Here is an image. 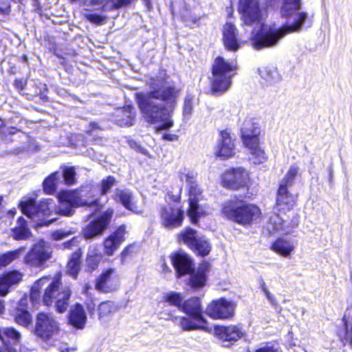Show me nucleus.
<instances>
[{
    "label": "nucleus",
    "instance_id": "1",
    "mask_svg": "<svg viewBox=\"0 0 352 352\" xmlns=\"http://www.w3.org/2000/svg\"><path fill=\"white\" fill-rule=\"evenodd\" d=\"M280 6V13L283 17L292 19L290 23L279 28H265L260 22L261 11L258 0H239V11L242 14L244 23L252 25L256 23L257 27L250 37L251 43L256 50L276 46L280 40L287 34L301 30L307 19V14L300 12L301 0H270L271 6Z\"/></svg>",
    "mask_w": 352,
    "mask_h": 352
},
{
    "label": "nucleus",
    "instance_id": "2",
    "mask_svg": "<svg viewBox=\"0 0 352 352\" xmlns=\"http://www.w3.org/2000/svg\"><path fill=\"white\" fill-rule=\"evenodd\" d=\"M146 94H137L141 113L149 124H160L159 130H167L173 126L172 112L177 105L179 90L168 85L164 79L153 78Z\"/></svg>",
    "mask_w": 352,
    "mask_h": 352
},
{
    "label": "nucleus",
    "instance_id": "3",
    "mask_svg": "<svg viewBox=\"0 0 352 352\" xmlns=\"http://www.w3.org/2000/svg\"><path fill=\"white\" fill-rule=\"evenodd\" d=\"M171 261L177 277L189 274L188 285L193 289L204 287L206 282V274L202 267L195 270L192 258L184 252H177L171 256Z\"/></svg>",
    "mask_w": 352,
    "mask_h": 352
},
{
    "label": "nucleus",
    "instance_id": "4",
    "mask_svg": "<svg viewBox=\"0 0 352 352\" xmlns=\"http://www.w3.org/2000/svg\"><path fill=\"white\" fill-rule=\"evenodd\" d=\"M222 212L228 219L242 225L252 223L261 214L258 207L245 204L241 200H228L224 202Z\"/></svg>",
    "mask_w": 352,
    "mask_h": 352
},
{
    "label": "nucleus",
    "instance_id": "5",
    "mask_svg": "<svg viewBox=\"0 0 352 352\" xmlns=\"http://www.w3.org/2000/svg\"><path fill=\"white\" fill-rule=\"evenodd\" d=\"M72 291L67 286H63L60 278L48 284L43 295V302L46 306L54 305L57 312L65 313L70 304Z\"/></svg>",
    "mask_w": 352,
    "mask_h": 352
},
{
    "label": "nucleus",
    "instance_id": "6",
    "mask_svg": "<svg viewBox=\"0 0 352 352\" xmlns=\"http://www.w3.org/2000/svg\"><path fill=\"white\" fill-rule=\"evenodd\" d=\"M236 66L226 61L223 57L218 56L212 65L211 89L213 94H222L226 91L232 84V73Z\"/></svg>",
    "mask_w": 352,
    "mask_h": 352
},
{
    "label": "nucleus",
    "instance_id": "7",
    "mask_svg": "<svg viewBox=\"0 0 352 352\" xmlns=\"http://www.w3.org/2000/svg\"><path fill=\"white\" fill-rule=\"evenodd\" d=\"M19 207L23 214L32 219L39 226H48L56 221V218H50L53 205L47 201H41L37 204L33 199L21 201Z\"/></svg>",
    "mask_w": 352,
    "mask_h": 352
},
{
    "label": "nucleus",
    "instance_id": "8",
    "mask_svg": "<svg viewBox=\"0 0 352 352\" xmlns=\"http://www.w3.org/2000/svg\"><path fill=\"white\" fill-rule=\"evenodd\" d=\"M84 195L77 190H63L59 192L58 199L59 205L56 208L58 214L64 216H71L74 212V208L96 204L97 200L88 201L82 198Z\"/></svg>",
    "mask_w": 352,
    "mask_h": 352
},
{
    "label": "nucleus",
    "instance_id": "9",
    "mask_svg": "<svg viewBox=\"0 0 352 352\" xmlns=\"http://www.w3.org/2000/svg\"><path fill=\"white\" fill-rule=\"evenodd\" d=\"M59 331V324L50 313L40 312L36 315L34 334L42 339H50Z\"/></svg>",
    "mask_w": 352,
    "mask_h": 352
},
{
    "label": "nucleus",
    "instance_id": "10",
    "mask_svg": "<svg viewBox=\"0 0 352 352\" xmlns=\"http://www.w3.org/2000/svg\"><path fill=\"white\" fill-rule=\"evenodd\" d=\"M113 214V210L108 209L97 219L90 221L82 230L84 238L85 239H94L101 236L109 226Z\"/></svg>",
    "mask_w": 352,
    "mask_h": 352
},
{
    "label": "nucleus",
    "instance_id": "11",
    "mask_svg": "<svg viewBox=\"0 0 352 352\" xmlns=\"http://www.w3.org/2000/svg\"><path fill=\"white\" fill-rule=\"evenodd\" d=\"M160 215L162 225L168 230L180 227L184 219V212L171 204L161 206Z\"/></svg>",
    "mask_w": 352,
    "mask_h": 352
},
{
    "label": "nucleus",
    "instance_id": "12",
    "mask_svg": "<svg viewBox=\"0 0 352 352\" xmlns=\"http://www.w3.org/2000/svg\"><path fill=\"white\" fill-rule=\"evenodd\" d=\"M234 312V305L225 298L213 300L206 310V314L213 319H228L233 316Z\"/></svg>",
    "mask_w": 352,
    "mask_h": 352
},
{
    "label": "nucleus",
    "instance_id": "13",
    "mask_svg": "<svg viewBox=\"0 0 352 352\" xmlns=\"http://www.w3.org/2000/svg\"><path fill=\"white\" fill-rule=\"evenodd\" d=\"M248 172L239 167L227 170L222 176V183L228 188L236 190L247 186L248 181Z\"/></svg>",
    "mask_w": 352,
    "mask_h": 352
},
{
    "label": "nucleus",
    "instance_id": "14",
    "mask_svg": "<svg viewBox=\"0 0 352 352\" xmlns=\"http://www.w3.org/2000/svg\"><path fill=\"white\" fill-rule=\"evenodd\" d=\"M120 280L116 272L113 268L107 269L96 280L95 288L102 293H110L118 289Z\"/></svg>",
    "mask_w": 352,
    "mask_h": 352
},
{
    "label": "nucleus",
    "instance_id": "15",
    "mask_svg": "<svg viewBox=\"0 0 352 352\" xmlns=\"http://www.w3.org/2000/svg\"><path fill=\"white\" fill-rule=\"evenodd\" d=\"M188 193L189 208L187 215L192 223H196L199 219L205 214L203 208L198 204L201 197V190L197 183L188 186Z\"/></svg>",
    "mask_w": 352,
    "mask_h": 352
},
{
    "label": "nucleus",
    "instance_id": "16",
    "mask_svg": "<svg viewBox=\"0 0 352 352\" xmlns=\"http://www.w3.org/2000/svg\"><path fill=\"white\" fill-rule=\"evenodd\" d=\"M50 258L49 248L43 241L33 245L25 257V263L32 267H41Z\"/></svg>",
    "mask_w": 352,
    "mask_h": 352
},
{
    "label": "nucleus",
    "instance_id": "17",
    "mask_svg": "<svg viewBox=\"0 0 352 352\" xmlns=\"http://www.w3.org/2000/svg\"><path fill=\"white\" fill-rule=\"evenodd\" d=\"M215 333L221 340L224 346H229L232 342L237 341L242 338L245 333L238 326H219L215 328Z\"/></svg>",
    "mask_w": 352,
    "mask_h": 352
},
{
    "label": "nucleus",
    "instance_id": "18",
    "mask_svg": "<svg viewBox=\"0 0 352 352\" xmlns=\"http://www.w3.org/2000/svg\"><path fill=\"white\" fill-rule=\"evenodd\" d=\"M241 133L243 142L245 146L251 144L255 146L256 143H258L260 129L258 124L254 123L252 119L249 118L244 120Z\"/></svg>",
    "mask_w": 352,
    "mask_h": 352
},
{
    "label": "nucleus",
    "instance_id": "19",
    "mask_svg": "<svg viewBox=\"0 0 352 352\" xmlns=\"http://www.w3.org/2000/svg\"><path fill=\"white\" fill-rule=\"evenodd\" d=\"M125 233L126 226L122 225L104 241V252L107 255L111 256L113 254L120 245L124 241Z\"/></svg>",
    "mask_w": 352,
    "mask_h": 352
},
{
    "label": "nucleus",
    "instance_id": "20",
    "mask_svg": "<svg viewBox=\"0 0 352 352\" xmlns=\"http://www.w3.org/2000/svg\"><path fill=\"white\" fill-rule=\"evenodd\" d=\"M135 117V109L128 105L117 109L113 113L111 120L120 126H129L133 124Z\"/></svg>",
    "mask_w": 352,
    "mask_h": 352
},
{
    "label": "nucleus",
    "instance_id": "21",
    "mask_svg": "<svg viewBox=\"0 0 352 352\" xmlns=\"http://www.w3.org/2000/svg\"><path fill=\"white\" fill-rule=\"evenodd\" d=\"M180 310L190 316L198 322L206 323V320L203 316V310L199 298L194 297L185 300L183 302Z\"/></svg>",
    "mask_w": 352,
    "mask_h": 352
},
{
    "label": "nucleus",
    "instance_id": "22",
    "mask_svg": "<svg viewBox=\"0 0 352 352\" xmlns=\"http://www.w3.org/2000/svg\"><path fill=\"white\" fill-rule=\"evenodd\" d=\"M21 332L14 327H0V339L5 347L16 349L21 343Z\"/></svg>",
    "mask_w": 352,
    "mask_h": 352
},
{
    "label": "nucleus",
    "instance_id": "23",
    "mask_svg": "<svg viewBox=\"0 0 352 352\" xmlns=\"http://www.w3.org/2000/svg\"><path fill=\"white\" fill-rule=\"evenodd\" d=\"M235 145L227 131L220 133V138L218 142L217 155L223 157H230L234 155Z\"/></svg>",
    "mask_w": 352,
    "mask_h": 352
},
{
    "label": "nucleus",
    "instance_id": "24",
    "mask_svg": "<svg viewBox=\"0 0 352 352\" xmlns=\"http://www.w3.org/2000/svg\"><path fill=\"white\" fill-rule=\"evenodd\" d=\"M69 323L78 329H83L87 322V314L83 306L76 303L69 310Z\"/></svg>",
    "mask_w": 352,
    "mask_h": 352
},
{
    "label": "nucleus",
    "instance_id": "25",
    "mask_svg": "<svg viewBox=\"0 0 352 352\" xmlns=\"http://www.w3.org/2000/svg\"><path fill=\"white\" fill-rule=\"evenodd\" d=\"M113 199L121 203L127 210H131L135 214H142V210L132 202L133 195L129 190L116 189L113 193Z\"/></svg>",
    "mask_w": 352,
    "mask_h": 352
},
{
    "label": "nucleus",
    "instance_id": "26",
    "mask_svg": "<svg viewBox=\"0 0 352 352\" xmlns=\"http://www.w3.org/2000/svg\"><path fill=\"white\" fill-rule=\"evenodd\" d=\"M294 204V197L288 191V187L279 184L274 208L277 210H290Z\"/></svg>",
    "mask_w": 352,
    "mask_h": 352
},
{
    "label": "nucleus",
    "instance_id": "27",
    "mask_svg": "<svg viewBox=\"0 0 352 352\" xmlns=\"http://www.w3.org/2000/svg\"><path fill=\"white\" fill-rule=\"evenodd\" d=\"M237 29L231 23H226L223 25V39L226 48L230 51H236L239 48L237 40Z\"/></svg>",
    "mask_w": 352,
    "mask_h": 352
},
{
    "label": "nucleus",
    "instance_id": "28",
    "mask_svg": "<svg viewBox=\"0 0 352 352\" xmlns=\"http://www.w3.org/2000/svg\"><path fill=\"white\" fill-rule=\"evenodd\" d=\"M117 311L118 307L113 301H103L98 306V320L101 324L105 325Z\"/></svg>",
    "mask_w": 352,
    "mask_h": 352
},
{
    "label": "nucleus",
    "instance_id": "29",
    "mask_svg": "<svg viewBox=\"0 0 352 352\" xmlns=\"http://www.w3.org/2000/svg\"><path fill=\"white\" fill-rule=\"evenodd\" d=\"M11 232L12 236L16 241L28 240L32 236L26 220L22 217L18 218L16 225Z\"/></svg>",
    "mask_w": 352,
    "mask_h": 352
},
{
    "label": "nucleus",
    "instance_id": "30",
    "mask_svg": "<svg viewBox=\"0 0 352 352\" xmlns=\"http://www.w3.org/2000/svg\"><path fill=\"white\" fill-rule=\"evenodd\" d=\"M82 252L78 248L71 256L67 265V272L76 278L78 274L81 265Z\"/></svg>",
    "mask_w": 352,
    "mask_h": 352
},
{
    "label": "nucleus",
    "instance_id": "31",
    "mask_svg": "<svg viewBox=\"0 0 352 352\" xmlns=\"http://www.w3.org/2000/svg\"><path fill=\"white\" fill-rule=\"evenodd\" d=\"M279 211L276 208H274L273 211L268 214L269 217L266 228L270 233H273L283 229V220L278 214Z\"/></svg>",
    "mask_w": 352,
    "mask_h": 352
},
{
    "label": "nucleus",
    "instance_id": "32",
    "mask_svg": "<svg viewBox=\"0 0 352 352\" xmlns=\"http://www.w3.org/2000/svg\"><path fill=\"white\" fill-rule=\"evenodd\" d=\"M181 327L184 331H191L194 329H202L205 331H210L211 329L206 325V323L197 324L194 322L191 319L186 317H178L177 323H175Z\"/></svg>",
    "mask_w": 352,
    "mask_h": 352
},
{
    "label": "nucleus",
    "instance_id": "33",
    "mask_svg": "<svg viewBox=\"0 0 352 352\" xmlns=\"http://www.w3.org/2000/svg\"><path fill=\"white\" fill-rule=\"evenodd\" d=\"M199 236L196 230L190 228H186L178 235V241L187 245L191 249L192 247L195 246V243Z\"/></svg>",
    "mask_w": 352,
    "mask_h": 352
},
{
    "label": "nucleus",
    "instance_id": "34",
    "mask_svg": "<svg viewBox=\"0 0 352 352\" xmlns=\"http://www.w3.org/2000/svg\"><path fill=\"white\" fill-rule=\"evenodd\" d=\"M25 248L21 247L15 250L9 251L0 255V269L10 264L18 258L24 252Z\"/></svg>",
    "mask_w": 352,
    "mask_h": 352
},
{
    "label": "nucleus",
    "instance_id": "35",
    "mask_svg": "<svg viewBox=\"0 0 352 352\" xmlns=\"http://www.w3.org/2000/svg\"><path fill=\"white\" fill-rule=\"evenodd\" d=\"M272 249L274 252L287 256L294 250V245L289 241L278 239L272 244Z\"/></svg>",
    "mask_w": 352,
    "mask_h": 352
},
{
    "label": "nucleus",
    "instance_id": "36",
    "mask_svg": "<svg viewBox=\"0 0 352 352\" xmlns=\"http://www.w3.org/2000/svg\"><path fill=\"white\" fill-rule=\"evenodd\" d=\"M194 252L201 256L208 255L211 250V245L208 240L204 236H199L195 243V246L191 248Z\"/></svg>",
    "mask_w": 352,
    "mask_h": 352
},
{
    "label": "nucleus",
    "instance_id": "37",
    "mask_svg": "<svg viewBox=\"0 0 352 352\" xmlns=\"http://www.w3.org/2000/svg\"><path fill=\"white\" fill-rule=\"evenodd\" d=\"M14 316V321L23 327H28L32 322L31 314L23 308H16Z\"/></svg>",
    "mask_w": 352,
    "mask_h": 352
},
{
    "label": "nucleus",
    "instance_id": "38",
    "mask_svg": "<svg viewBox=\"0 0 352 352\" xmlns=\"http://www.w3.org/2000/svg\"><path fill=\"white\" fill-rule=\"evenodd\" d=\"M50 280L47 277H43L37 280L32 286L30 297L33 302H38L41 298V289Z\"/></svg>",
    "mask_w": 352,
    "mask_h": 352
},
{
    "label": "nucleus",
    "instance_id": "39",
    "mask_svg": "<svg viewBox=\"0 0 352 352\" xmlns=\"http://www.w3.org/2000/svg\"><path fill=\"white\" fill-rule=\"evenodd\" d=\"M183 296L179 292H171L166 294L163 296L164 303H168L169 305L176 307L179 310L183 304Z\"/></svg>",
    "mask_w": 352,
    "mask_h": 352
},
{
    "label": "nucleus",
    "instance_id": "40",
    "mask_svg": "<svg viewBox=\"0 0 352 352\" xmlns=\"http://www.w3.org/2000/svg\"><path fill=\"white\" fill-rule=\"evenodd\" d=\"M259 142L253 146L252 144L246 146L250 151L252 157L251 160H253L254 164H260L263 162L265 159V153L263 150L259 147Z\"/></svg>",
    "mask_w": 352,
    "mask_h": 352
},
{
    "label": "nucleus",
    "instance_id": "41",
    "mask_svg": "<svg viewBox=\"0 0 352 352\" xmlns=\"http://www.w3.org/2000/svg\"><path fill=\"white\" fill-rule=\"evenodd\" d=\"M58 179V173L56 172L48 176L43 183V190L45 193L51 195L56 189V184Z\"/></svg>",
    "mask_w": 352,
    "mask_h": 352
},
{
    "label": "nucleus",
    "instance_id": "42",
    "mask_svg": "<svg viewBox=\"0 0 352 352\" xmlns=\"http://www.w3.org/2000/svg\"><path fill=\"white\" fill-rule=\"evenodd\" d=\"M298 170L299 168L296 165L294 164L291 166L285 177L280 182L279 184H283V186L288 188L292 186L298 173Z\"/></svg>",
    "mask_w": 352,
    "mask_h": 352
},
{
    "label": "nucleus",
    "instance_id": "43",
    "mask_svg": "<svg viewBox=\"0 0 352 352\" xmlns=\"http://www.w3.org/2000/svg\"><path fill=\"white\" fill-rule=\"evenodd\" d=\"M137 0H109L104 6V10H118L123 7L130 6Z\"/></svg>",
    "mask_w": 352,
    "mask_h": 352
},
{
    "label": "nucleus",
    "instance_id": "44",
    "mask_svg": "<svg viewBox=\"0 0 352 352\" xmlns=\"http://www.w3.org/2000/svg\"><path fill=\"white\" fill-rule=\"evenodd\" d=\"M342 321L344 326V334L343 337L340 336L341 341L344 345L349 344L352 347V326L349 327L346 314L342 318Z\"/></svg>",
    "mask_w": 352,
    "mask_h": 352
},
{
    "label": "nucleus",
    "instance_id": "45",
    "mask_svg": "<svg viewBox=\"0 0 352 352\" xmlns=\"http://www.w3.org/2000/svg\"><path fill=\"white\" fill-rule=\"evenodd\" d=\"M2 277L12 287L22 280L23 275L18 271H12L4 274Z\"/></svg>",
    "mask_w": 352,
    "mask_h": 352
},
{
    "label": "nucleus",
    "instance_id": "46",
    "mask_svg": "<svg viewBox=\"0 0 352 352\" xmlns=\"http://www.w3.org/2000/svg\"><path fill=\"white\" fill-rule=\"evenodd\" d=\"M175 310L170 309L167 305H164L162 311L159 312V318L165 320H172L174 323H177L178 317L174 315Z\"/></svg>",
    "mask_w": 352,
    "mask_h": 352
},
{
    "label": "nucleus",
    "instance_id": "47",
    "mask_svg": "<svg viewBox=\"0 0 352 352\" xmlns=\"http://www.w3.org/2000/svg\"><path fill=\"white\" fill-rule=\"evenodd\" d=\"M76 175L74 167H66L63 170V177L67 185H72L76 182Z\"/></svg>",
    "mask_w": 352,
    "mask_h": 352
},
{
    "label": "nucleus",
    "instance_id": "48",
    "mask_svg": "<svg viewBox=\"0 0 352 352\" xmlns=\"http://www.w3.org/2000/svg\"><path fill=\"white\" fill-rule=\"evenodd\" d=\"M116 179L112 176H109L101 182L100 194L102 195H106L111 188L114 186Z\"/></svg>",
    "mask_w": 352,
    "mask_h": 352
},
{
    "label": "nucleus",
    "instance_id": "49",
    "mask_svg": "<svg viewBox=\"0 0 352 352\" xmlns=\"http://www.w3.org/2000/svg\"><path fill=\"white\" fill-rule=\"evenodd\" d=\"M101 256L96 254H88L86 259L87 265L89 270H96L100 261Z\"/></svg>",
    "mask_w": 352,
    "mask_h": 352
},
{
    "label": "nucleus",
    "instance_id": "50",
    "mask_svg": "<svg viewBox=\"0 0 352 352\" xmlns=\"http://www.w3.org/2000/svg\"><path fill=\"white\" fill-rule=\"evenodd\" d=\"M76 233V230L74 229H63L54 231L52 234V237L54 240H62L70 235Z\"/></svg>",
    "mask_w": 352,
    "mask_h": 352
},
{
    "label": "nucleus",
    "instance_id": "51",
    "mask_svg": "<svg viewBox=\"0 0 352 352\" xmlns=\"http://www.w3.org/2000/svg\"><path fill=\"white\" fill-rule=\"evenodd\" d=\"M193 109V97L190 95L186 96L184 102L183 114L184 117L190 116Z\"/></svg>",
    "mask_w": 352,
    "mask_h": 352
},
{
    "label": "nucleus",
    "instance_id": "52",
    "mask_svg": "<svg viewBox=\"0 0 352 352\" xmlns=\"http://www.w3.org/2000/svg\"><path fill=\"white\" fill-rule=\"evenodd\" d=\"M261 77L266 80L267 82L272 84L276 82L278 77L277 76V72L276 71H267L265 69L260 72Z\"/></svg>",
    "mask_w": 352,
    "mask_h": 352
},
{
    "label": "nucleus",
    "instance_id": "53",
    "mask_svg": "<svg viewBox=\"0 0 352 352\" xmlns=\"http://www.w3.org/2000/svg\"><path fill=\"white\" fill-rule=\"evenodd\" d=\"M86 18L91 23L96 25H102L104 23L106 18L98 14H88L86 15Z\"/></svg>",
    "mask_w": 352,
    "mask_h": 352
},
{
    "label": "nucleus",
    "instance_id": "54",
    "mask_svg": "<svg viewBox=\"0 0 352 352\" xmlns=\"http://www.w3.org/2000/svg\"><path fill=\"white\" fill-rule=\"evenodd\" d=\"M196 174L193 171L188 170L186 173H183L181 175V180L187 183L188 186L195 184L196 183Z\"/></svg>",
    "mask_w": 352,
    "mask_h": 352
},
{
    "label": "nucleus",
    "instance_id": "55",
    "mask_svg": "<svg viewBox=\"0 0 352 352\" xmlns=\"http://www.w3.org/2000/svg\"><path fill=\"white\" fill-rule=\"evenodd\" d=\"M78 192H82V194L84 195V196L82 197V198L85 200H87L88 201H89L88 199H86L85 197H90V198H93L94 197V193L92 192V188L91 186H87L84 188H81L80 190H76ZM95 200H98L97 199H95ZM94 201V200H91V201ZM98 201H97V202L94 204H92L91 205H88L89 206H96V205H98Z\"/></svg>",
    "mask_w": 352,
    "mask_h": 352
},
{
    "label": "nucleus",
    "instance_id": "56",
    "mask_svg": "<svg viewBox=\"0 0 352 352\" xmlns=\"http://www.w3.org/2000/svg\"><path fill=\"white\" fill-rule=\"evenodd\" d=\"M80 2L85 9L88 10L90 7L100 6L103 3L104 0H80Z\"/></svg>",
    "mask_w": 352,
    "mask_h": 352
},
{
    "label": "nucleus",
    "instance_id": "57",
    "mask_svg": "<svg viewBox=\"0 0 352 352\" xmlns=\"http://www.w3.org/2000/svg\"><path fill=\"white\" fill-rule=\"evenodd\" d=\"M10 285L8 283L2 276H0V295L6 296L10 288Z\"/></svg>",
    "mask_w": 352,
    "mask_h": 352
},
{
    "label": "nucleus",
    "instance_id": "58",
    "mask_svg": "<svg viewBox=\"0 0 352 352\" xmlns=\"http://www.w3.org/2000/svg\"><path fill=\"white\" fill-rule=\"evenodd\" d=\"M79 242L80 239L77 236H74L72 239L65 242L63 247L66 249H72L73 247H77Z\"/></svg>",
    "mask_w": 352,
    "mask_h": 352
},
{
    "label": "nucleus",
    "instance_id": "59",
    "mask_svg": "<svg viewBox=\"0 0 352 352\" xmlns=\"http://www.w3.org/2000/svg\"><path fill=\"white\" fill-rule=\"evenodd\" d=\"M10 10L9 0H0V13L7 14Z\"/></svg>",
    "mask_w": 352,
    "mask_h": 352
},
{
    "label": "nucleus",
    "instance_id": "60",
    "mask_svg": "<svg viewBox=\"0 0 352 352\" xmlns=\"http://www.w3.org/2000/svg\"><path fill=\"white\" fill-rule=\"evenodd\" d=\"M265 294L266 296V298H267L268 301L274 306H276V299L274 298V296L271 294V293L270 292V291H265Z\"/></svg>",
    "mask_w": 352,
    "mask_h": 352
},
{
    "label": "nucleus",
    "instance_id": "61",
    "mask_svg": "<svg viewBox=\"0 0 352 352\" xmlns=\"http://www.w3.org/2000/svg\"><path fill=\"white\" fill-rule=\"evenodd\" d=\"M265 294L266 296V298H267L268 301L274 306H276V299L274 298V296L271 294V293L270 292V291H265Z\"/></svg>",
    "mask_w": 352,
    "mask_h": 352
},
{
    "label": "nucleus",
    "instance_id": "62",
    "mask_svg": "<svg viewBox=\"0 0 352 352\" xmlns=\"http://www.w3.org/2000/svg\"><path fill=\"white\" fill-rule=\"evenodd\" d=\"M177 138V135L175 134H170V133H165L163 135V139L168 141H174L176 140Z\"/></svg>",
    "mask_w": 352,
    "mask_h": 352
},
{
    "label": "nucleus",
    "instance_id": "63",
    "mask_svg": "<svg viewBox=\"0 0 352 352\" xmlns=\"http://www.w3.org/2000/svg\"><path fill=\"white\" fill-rule=\"evenodd\" d=\"M87 309L88 312L89 313L90 316H91L94 314L95 310V305L92 302H87Z\"/></svg>",
    "mask_w": 352,
    "mask_h": 352
},
{
    "label": "nucleus",
    "instance_id": "64",
    "mask_svg": "<svg viewBox=\"0 0 352 352\" xmlns=\"http://www.w3.org/2000/svg\"><path fill=\"white\" fill-rule=\"evenodd\" d=\"M255 352H276L272 347L264 346L257 349Z\"/></svg>",
    "mask_w": 352,
    "mask_h": 352
}]
</instances>
